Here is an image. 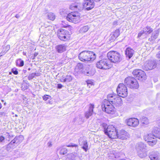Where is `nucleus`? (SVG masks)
Masks as SVG:
<instances>
[{"label": "nucleus", "instance_id": "38", "mask_svg": "<svg viewBox=\"0 0 160 160\" xmlns=\"http://www.w3.org/2000/svg\"><path fill=\"white\" fill-rule=\"evenodd\" d=\"M36 75V73H32L29 75L28 77V79L29 80H31Z\"/></svg>", "mask_w": 160, "mask_h": 160}, {"label": "nucleus", "instance_id": "20", "mask_svg": "<svg viewBox=\"0 0 160 160\" xmlns=\"http://www.w3.org/2000/svg\"><path fill=\"white\" fill-rule=\"evenodd\" d=\"M128 133L125 130H122L120 131L119 133L118 134L117 138L124 140L127 138H128Z\"/></svg>", "mask_w": 160, "mask_h": 160}, {"label": "nucleus", "instance_id": "28", "mask_svg": "<svg viewBox=\"0 0 160 160\" xmlns=\"http://www.w3.org/2000/svg\"><path fill=\"white\" fill-rule=\"evenodd\" d=\"M147 151H137L139 156L142 158L145 157L147 156Z\"/></svg>", "mask_w": 160, "mask_h": 160}, {"label": "nucleus", "instance_id": "43", "mask_svg": "<svg viewBox=\"0 0 160 160\" xmlns=\"http://www.w3.org/2000/svg\"><path fill=\"white\" fill-rule=\"evenodd\" d=\"M49 97H50V96L48 95H44L43 97L42 98H43V99L44 100L46 101L49 98H48Z\"/></svg>", "mask_w": 160, "mask_h": 160}, {"label": "nucleus", "instance_id": "35", "mask_svg": "<svg viewBox=\"0 0 160 160\" xmlns=\"http://www.w3.org/2000/svg\"><path fill=\"white\" fill-rule=\"evenodd\" d=\"M66 82H71L72 79V78L70 75H67L65 78Z\"/></svg>", "mask_w": 160, "mask_h": 160}, {"label": "nucleus", "instance_id": "2", "mask_svg": "<svg viewBox=\"0 0 160 160\" xmlns=\"http://www.w3.org/2000/svg\"><path fill=\"white\" fill-rule=\"evenodd\" d=\"M107 56L109 60L114 63L119 62L122 59L121 55L116 51H110L107 53Z\"/></svg>", "mask_w": 160, "mask_h": 160}, {"label": "nucleus", "instance_id": "26", "mask_svg": "<svg viewBox=\"0 0 160 160\" xmlns=\"http://www.w3.org/2000/svg\"><path fill=\"white\" fill-rule=\"evenodd\" d=\"M140 120L142 123V125H146L149 123L148 119L147 118L144 116L140 118Z\"/></svg>", "mask_w": 160, "mask_h": 160}, {"label": "nucleus", "instance_id": "11", "mask_svg": "<svg viewBox=\"0 0 160 160\" xmlns=\"http://www.w3.org/2000/svg\"><path fill=\"white\" fill-rule=\"evenodd\" d=\"M132 74L137 79L140 81H143L146 79L145 73L141 69L134 70L132 72Z\"/></svg>", "mask_w": 160, "mask_h": 160}, {"label": "nucleus", "instance_id": "46", "mask_svg": "<svg viewBox=\"0 0 160 160\" xmlns=\"http://www.w3.org/2000/svg\"><path fill=\"white\" fill-rule=\"evenodd\" d=\"M61 81L62 82H66L65 78L63 77L61 79Z\"/></svg>", "mask_w": 160, "mask_h": 160}, {"label": "nucleus", "instance_id": "6", "mask_svg": "<svg viewBox=\"0 0 160 160\" xmlns=\"http://www.w3.org/2000/svg\"><path fill=\"white\" fill-rule=\"evenodd\" d=\"M103 111L106 113L112 114L114 112V107L111 103L107 101V99L104 100L101 105Z\"/></svg>", "mask_w": 160, "mask_h": 160}, {"label": "nucleus", "instance_id": "31", "mask_svg": "<svg viewBox=\"0 0 160 160\" xmlns=\"http://www.w3.org/2000/svg\"><path fill=\"white\" fill-rule=\"evenodd\" d=\"M89 27L88 26H85L81 28L80 30L81 33H85L88 31L89 28Z\"/></svg>", "mask_w": 160, "mask_h": 160}, {"label": "nucleus", "instance_id": "44", "mask_svg": "<svg viewBox=\"0 0 160 160\" xmlns=\"http://www.w3.org/2000/svg\"><path fill=\"white\" fill-rule=\"evenodd\" d=\"M144 33V32L143 30L141 31L138 34V37H140Z\"/></svg>", "mask_w": 160, "mask_h": 160}, {"label": "nucleus", "instance_id": "52", "mask_svg": "<svg viewBox=\"0 0 160 160\" xmlns=\"http://www.w3.org/2000/svg\"><path fill=\"white\" fill-rule=\"evenodd\" d=\"M15 17H16L17 18H19L20 15L18 14H17L16 15Z\"/></svg>", "mask_w": 160, "mask_h": 160}, {"label": "nucleus", "instance_id": "40", "mask_svg": "<svg viewBox=\"0 0 160 160\" xmlns=\"http://www.w3.org/2000/svg\"><path fill=\"white\" fill-rule=\"evenodd\" d=\"M84 74L88 76H90L92 75L91 72V71H88L87 70L85 71L84 72Z\"/></svg>", "mask_w": 160, "mask_h": 160}, {"label": "nucleus", "instance_id": "50", "mask_svg": "<svg viewBox=\"0 0 160 160\" xmlns=\"http://www.w3.org/2000/svg\"><path fill=\"white\" fill-rule=\"evenodd\" d=\"M48 147H51L52 146V143L51 142L49 141L48 143Z\"/></svg>", "mask_w": 160, "mask_h": 160}, {"label": "nucleus", "instance_id": "21", "mask_svg": "<svg viewBox=\"0 0 160 160\" xmlns=\"http://www.w3.org/2000/svg\"><path fill=\"white\" fill-rule=\"evenodd\" d=\"M94 108V105L92 104H90L88 111L85 113V117L87 118H88L91 116L93 112V109Z\"/></svg>", "mask_w": 160, "mask_h": 160}, {"label": "nucleus", "instance_id": "8", "mask_svg": "<svg viewBox=\"0 0 160 160\" xmlns=\"http://www.w3.org/2000/svg\"><path fill=\"white\" fill-rule=\"evenodd\" d=\"M96 67L100 69L106 70L110 68L112 66L107 59H103L97 62Z\"/></svg>", "mask_w": 160, "mask_h": 160}, {"label": "nucleus", "instance_id": "13", "mask_svg": "<svg viewBox=\"0 0 160 160\" xmlns=\"http://www.w3.org/2000/svg\"><path fill=\"white\" fill-rule=\"evenodd\" d=\"M143 138L145 140L149 142V144L151 146H153L156 143L157 141L155 138L153 133L147 134L144 136Z\"/></svg>", "mask_w": 160, "mask_h": 160}, {"label": "nucleus", "instance_id": "42", "mask_svg": "<svg viewBox=\"0 0 160 160\" xmlns=\"http://www.w3.org/2000/svg\"><path fill=\"white\" fill-rule=\"evenodd\" d=\"M77 146H78V145H77L75 144H73V143H70V144L67 145V147H76Z\"/></svg>", "mask_w": 160, "mask_h": 160}, {"label": "nucleus", "instance_id": "51", "mask_svg": "<svg viewBox=\"0 0 160 160\" xmlns=\"http://www.w3.org/2000/svg\"><path fill=\"white\" fill-rule=\"evenodd\" d=\"M86 82L87 85L90 84H93V82L91 81H90V80H88V81H86Z\"/></svg>", "mask_w": 160, "mask_h": 160}, {"label": "nucleus", "instance_id": "14", "mask_svg": "<svg viewBox=\"0 0 160 160\" xmlns=\"http://www.w3.org/2000/svg\"><path fill=\"white\" fill-rule=\"evenodd\" d=\"M84 8L83 4H82L79 0H76L75 2L70 6V8L73 10L81 11Z\"/></svg>", "mask_w": 160, "mask_h": 160}, {"label": "nucleus", "instance_id": "60", "mask_svg": "<svg viewBox=\"0 0 160 160\" xmlns=\"http://www.w3.org/2000/svg\"><path fill=\"white\" fill-rule=\"evenodd\" d=\"M28 70H29V71H30L31 70V68H29L28 69Z\"/></svg>", "mask_w": 160, "mask_h": 160}, {"label": "nucleus", "instance_id": "49", "mask_svg": "<svg viewBox=\"0 0 160 160\" xmlns=\"http://www.w3.org/2000/svg\"><path fill=\"white\" fill-rule=\"evenodd\" d=\"M111 39L112 40H114L116 38L114 37V36L113 35V34H111Z\"/></svg>", "mask_w": 160, "mask_h": 160}, {"label": "nucleus", "instance_id": "63", "mask_svg": "<svg viewBox=\"0 0 160 160\" xmlns=\"http://www.w3.org/2000/svg\"><path fill=\"white\" fill-rule=\"evenodd\" d=\"M158 107H159V109L160 110V104L159 105Z\"/></svg>", "mask_w": 160, "mask_h": 160}, {"label": "nucleus", "instance_id": "10", "mask_svg": "<svg viewBox=\"0 0 160 160\" xmlns=\"http://www.w3.org/2000/svg\"><path fill=\"white\" fill-rule=\"evenodd\" d=\"M117 91L118 95L122 98L126 97L128 94L127 88L123 83L119 84L117 88Z\"/></svg>", "mask_w": 160, "mask_h": 160}, {"label": "nucleus", "instance_id": "32", "mask_svg": "<svg viewBox=\"0 0 160 160\" xmlns=\"http://www.w3.org/2000/svg\"><path fill=\"white\" fill-rule=\"evenodd\" d=\"M15 147L14 145L11 142L7 145L6 150L8 152L11 151V149Z\"/></svg>", "mask_w": 160, "mask_h": 160}, {"label": "nucleus", "instance_id": "45", "mask_svg": "<svg viewBox=\"0 0 160 160\" xmlns=\"http://www.w3.org/2000/svg\"><path fill=\"white\" fill-rule=\"evenodd\" d=\"M5 139V138L2 136L0 137V142H4Z\"/></svg>", "mask_w": 160, "mask_h": 160}, {"label": "nucleus", "instance_id": "37", "mask_svg": "<svg viewBox=\"0 0 160 160\" xmlns=\"http://www.w3.org/2000/svg\"><path fill=\"white\" fill-rule=\"evenodd\" d=\"M67 152V150L66 148H62L61 150L60 153L61 154L65 155Z\"/></svg>", "mask_w": 160, "mask_h": 160}, {"label": "nucleus", "instance_id": "58", "mask_svg": "<svg viewBox=\"0 0 160 160\" xmlns=\"http://www.w3.org/2000/svg\"><path fill=\"white\" fill-rule=\"evenodd\" d=\"M6 48L8 49V50H9V46H6Z\"/></svg>", "mask_w": 160, "mask_h": 160}, {"label": "nucleus", "instance_id": "64", "mask_svg": "<svg viewBox=\"0 0 160 160\" xmlns=\"http://www.w3.org/2000/svg\"><path fill=\"white\" fill-rule=\"evenodd\" d=\"M159 125L160 127V122L159 123Z\"/></svg>", "mask_w": 160, "mask_h": 160}, {"label": "nucleus", "instance_id": "25", "mask_svg": "<svg viewBox=\"0 0 160 160\" xmlns=\"http://www.w3.org/2000/svg\"><path fill=\"white\" fill-rule=\"evenodd\" d=\"M143 31L146 34H148L152 32L153 29L150 27L147 26L143 28Z\"/></svg>", "mask_w": 160, "mask_h": 160}, {"label": "nucleus", "instance_id": "48", "mask_svg": "<svg viewBox=\"0 0 160 160\" xmlns=\"http://www.w3.org/2000/svg\"><path fill=\"white\" fill-rule=\"evenodd\" d=\"M156 56L158 58L160 59L159 60L160 61V51L157 54Z\"/></svg>", "mask_w": 160, "mask_h": 160}, {"label": "nucleus", "instance_id": "55", "mask_svg": "<svg viewBox=\"0 0 160 160\" xmlns=\"http://www.w3.org/2000/svg\"><path fill=\"white\" fill-rule=\"evenodd\" d=\"M38 53H35L34 54V57H36V56H37V55H38Z\"/></svg>", "mask_w": 160, "mask_h": 160}, {"label": "nucleus", "instance_id": "33", "mask_svg": "<svg viewBox=\"0 0 160 160\" xmlns=\"http://www.w3.org/2000/svg\"><path fill=\"white\" fill-rule=\"evenodd\" d=\"M16 65L19 67H22L24 65V61L21 59H18L16 61Z\"/></svg>", "mask_w": 160, "mask_h": 160}, {"label": "nucleus", "instance_id": "7", "mask_svg": "<svg viewBox=\"0 0 160 160\" xmlns=\"http://www.w3.org/2000/svg\"><path fill=\"white\" fill-rule=\"evenodd\" d=\"M80 13L77 12H71L67 15L66 19L69 22L74 23H77L80 21Z\"/></svg>", "mask_w": 160, "mask_h": 160}, {"label": "nucleus", "instance_id": "18", "mask_svg": "<svg viewBox=\"0 0 160 160\" xmlns=\"http://www.w3.org/2000/svg\"><path fill=\"white\" fill-rule=\"evenodd\" d=\"M23 139V136L22 135H20L16 136L11 142L15 146L16 145H17L21 143Z\"/></svg>", "mask_w": 160, "mask_h": 160}, {"label": "nucleus", "instance_id": "23", "mask_svg": "<svg viewBox=\"0 0 160 160\" xmlns=\"http://www.w3.org/2000/svg\"><path fill=\"white\" fill-rule=\"evenodd\" d=\"M55 48L58 52L61 53L66 50V47L64 44H61L56 46Z\"/></svg>", "mask_w": 160, "mask_h": 160}, {"label": "nucleus", "instance_id": "62", "mask_svg": "<svg viewBox=\"0 0 160 160\" xmlns=\"http://www.w3.org/2000/svg\"><path fill=\"white\" fill-rule=\"evenodd\" d=\"M158 49L160 50V45L158 47Z\"/></svg>", "mask_w": 160, "mask_h": 160}, {"label": "nucleus", "instance_id": "22", "mask_svg": "<svg viewBox=\"0 0 160 160\" xmlns=\"http://www.w3.org/2000/svg\"><path fill=\"white\" fill-rule=\"evenodd\" d=\"M134 51L132 49L128 48L125 50V54L127 58L130 59L132 57L134 53Z\"/></svg>", "mask_w": 160, "mask_h": 160}, {"label": "nucleus", "instance_id": "9", "mask_svg": "<svg viewBox=\"0 0 160 160\" xmlns=\"http://www.w3.org/2000/svg\"><path fill=\"white\" fill-rule=\"evenodd\" d=\"M58 36L60 40L65 41L69 39L70 37L68 31L63 29H60L58 30Z\"/></svg>", "mask_w": 160, "mask_h": 160}, {"label": "nucleus", "instance_id": "47", "mask_svg": "<svg viewBox=\"0 0 160 160\" xmlns=\"http://www.w3.org/2000/svg\"><path fill=\"white\" fill-rule=\"evenodd\" d=\"M57 87L58 88H61L62 87V85L61 84H58L57 85Z\"/></svg>", "mask_w": 160, "mask_h": 160}, {"label": "nucleus", "instance_id": "53", "mask_svg": "<svg viewBox=\"0 0 160 160\" xmlns=\"http://www.w3.org/2000/svg\"><path fill=\"white\" fill-rule=\"evenodd\" d=\"M92 84H87L89 88H90L91 86L92 85Z\"/></svg>", "mask_w": 160, "mask_h": 160}, {"label": "nucleus", "instance_id": "36", "mask_svg": "<svg viewBox=\"0 0 160 160\" xmlns=\"http://www.w3.org/2000/svg\"><path fill=\"white\" fill-rule=\"evenodd\" d=\"M114 37L117 38L119 35V31L118 29L116 30L115 32H113L112 33Z\"/></svg>", "mask_w": 160, "mask_h": 160}, {"label": "nucleus", "instance_id": "34", "mask_svg": "<svg viewBox=\"0 0 160 160\" xmlns=\"http://www.w3.org/2000/svg\"><path fill=\"white\" fill-rule=\"evenodd\" d=\"M48 18L52 21L54 20L55 18V16L54 13L52 12L49 13L48 15Z\"/></svg>", "mask_w": 160, "mask_h": 160}, {"label": "nucleus", "instance_id": "59", "mask_svg": "<svg viewBox=\"0 0 160 160\" xmlns=\"http://www.w3.org/2000/svg\"><path fill=\"white\" fill-rule=\"evenodd\" d=\"M39 74L36 73V76H39Z\"/></svg>", "mask_w": 160, "mask_h": 160}, {"label": "nucleus", "instance_id": "16", "mask_svg": "<svg viewBox=\"0 0 160 160\" xmlns=\"http://www.w3.org/2000/svg\"><path fill=\"white\" fill-rule=\"evenodd\" d=\"M84 2V7L86 8V10H89L94 8L95 3L92 0H85Z\"/></svg>", "mask_w": 160, "mask_h": 160}, {"label": "nucleus", "instance_id": "19", "mask_svg": "<svg viewBox=\"0 0 160 160\" xmlns=\"http://www.w3.org/2000/svg\"><path fill=\"white\" fill-rule=\"evenodd\" d=\"M136 149L137 151H147L146 145L141 142H139L137 144Z\"/></svg>", "mask_w": 160, "mask_h": 160}, {"label": "nucleus", "instance_id": "29", "mask_svg": "<svg viewBox=\"0 0 160 160\" xmlns=\"http://www.w3.org/2000/svg\"><path fill=\"white\" fill-rule=\"evenodd\" d=\"M159 33V31L158 30H157L155 31L152 34L151 36V39L153 40L157 38L158 37Z\"/></svg>", "mask_w": 160, "mask_h": 160}, {"label": "nucleus", "instance_id": "41", "mask_svg": "<svg viewBox=\"0 0 160 160\" xmlns=\"http://www.w3.org/2000/svg\"><path fill=\"white\" fill-rule=\"evenodd\" d=\"M12 72L15 75H17L18 73V71L15 68H13L12 70Z\"/></svg>", "mask_w": 160, "mask_h": 160}, {"label": "nucleus", "instance_id": "39", "mask_svg": "<svg viewBox=\"0 0 160 160\" xmlns=\"http://www.w3.org/2000/svg\"><path fill=\"white\" fill-rule=\"evenodd\" d=\"M83 68V65L82 64L80 63H78L76 66V68L75 69H77V68L79 70H80L82 69Z\"/></svg>", "mask_w": 160, "mask_h": 160}, {"label": "nucleus", "instance_id": "5", "mask_svg": "<svg viewBox=\"0 0 160 160\" xmlns=\"http://www.w3.org/2000/svg\"><path fill=\"white\" fill-rule=\"evenodd\" d=\"M107 101L110 102L114 107L119 106L121 105L122 102V99L120 97L112 95V94H109L108 95Z\"/></svg>", "mask_w": 160, "mask_h": 160}, {"label": "nucleus", "instance_id": "15", "mask_svg": "<svg viewBox=\"0 0 160 160\" xmlns=\"http://www.w3.org/2000/svg\"><path fill=\"white\" fill-rule=\"evenodd\" d=\"M126 122L128 125L133 127H136L139 124L138 120L135 118H130L127 119Z\"/></svg>", "mask_w": 160, "mask_h": 160}, {"label": "nucleus", "instance_id": "27", "mask_svg": "<svg viewBox=\"0 0 160 160\" xmlns=\"http://www.w3.org/2000/svg\"><path fill=\"white\" fill-rule=\"evenodd\" d=\"M81 145H82V148L85 152H87L88 149V146L87 143V142L86 140H83L82 141L81 143Z\"/></svg>", "mask_w": 160, "mask_h": 160}, {"label": "nucleus", "instance_id": "54", "mask_svg": "<svg viewBox=\"0 0 160 160\" xmlns=\"http://www.w3.org/2000/svg\"><path fill=\"white\" fill-rule=\"evenodd\" d=\"M93 2H96L99 1L100 0H92Z\"/></svg>", "mask_w": 160, "mask_h": 160}, {"label": "nucleus", "instance_id": "17", "mask_svg": "<svg viewBox=\"0 0 160 160\" xmlns=\"http://www.w3.org/2000/svg\"><path fill=\"white\" fill-rule=\"evenodd\" d=\"M149 157L151 160H159V154L157 151H152L149 153Z\"/></svg>", "mask_w": 160, "mask_h": 160}, {"label": "nucleus", "instance_id": "1", "mask_svg": "<svg viewBox=\"0 0 160 160\" xmlns=\"http://www.w3.org/2000/svg\"><path fill=\"white\" fill-rule=\"evenodd\" d=\"M78 58L82 62L93 61L96 58V54L93 52L88 51H83L78 55Z\"/></svg>", "mask_w": 160, "mask_h": 160}, {"label": "nucleus", "instance_id": "24", "mask_svg": "<svg viewBox=\"0 0 160 160\" xmlns=\"http://www.w3.org/2000/svg\"><path fill=\"white\" fill-rule=\"evenodd\" d=\"M155 138L160 139V129L158 128H155L152 131Z\"/></svg>", "mask_w": 160, "mask_h": 160}, {"label": "nucleus", "instance_id": "12", "mask_svg": "<svg viewBox=\"0 0 160 160\" xmlns=\"http://www.w3.org/2000/svg\"><path fill=\"white\" fill-rule=\"evenodd\" d=\"M157 63L155 61L149 60L144 63L143 66L144 70L148 71L152 70L156 67Z\"/></svg>", "mask_w": 160, "mask_h": 160}, {"label": "nucleus", "instance_id": "61", "mask_svg": "<svg viewBox=\"0 0 160 160\" xmlns=\"http://www.w3.org/2000/svg\"><path fill=\"white\" fill-rule=\"evenodd\" d=\"M7 133L8 134V137H10V135H9V133Z\"/></svg>", "mask_w": 160, "mask_h": 160}, {"label": "nucleus", "instance_id": "4", "mask_svg": "<svg viewBox=\"0 0 160 160\" xmlns=\"http://www.w3.org/2000/svg\"><path fill=\"white\" fill-rule=\"evenodd\" d=\"M105 133L112 139H116L118 137V132L116 128L112 125H109L107 128H104Z\"/></svg>", "mask_w": 160, "mask_h": 160}, {"label": "nucleus", "instance_id": "30", "mask_svg": "<svg viewBox=\"0 0 160 160\" xmlns=\"http://www.w3.org/2000/svg\"><path fill=\"white\" fill-rule=\"evenodd\" d=\"M110 153L111 155V157H112V158H116L120 157L119 154L120 153L116 152L114 151H111Z\"/></svg>", "mask_w": 160, "mask_h": 160}, {"label": "nucleus", "instance_id": "3", "mask_svg": "<svg viewBox=\"0 0 160 160\" xmlns=\"http://www.w3.org/2000/svg\"><path fill=\"white\" fill-rule=\"evenodd\" d=\"M126 85L129 88L133 89H137L139 87V84L137 80L134 78L128 77L124 80Z\"/></svg>", "mask_w": 160, "mask_h": 160}, {"label": "nucleus", "instance_id": "57", "mask_svg": "<svg viewBox=\"0 0 160 160\" xmlns=\"http://www.w3.org/2000/svg\"><path fill=\"white\" fill-rule=\"evenodd\" d=\"M2 107V104L0 103V109H1Z\"/></svg>", "mask_w": 160, "mask_h": 160}, {"label": "nucleus", "instance_id": "56", "mask_svg": "<svg viewBox=\"0 0 160 160\" xmlns=\"http://www.w3.org/2000/svg\"><path fill=\"white\" fill-rule=\"evenodd\" d=\"M4 52H1L0 53V54H1V56H2V54H4Z\"/></svg>", "mask_w": 160, "mask_h": 160}]
</instances>
